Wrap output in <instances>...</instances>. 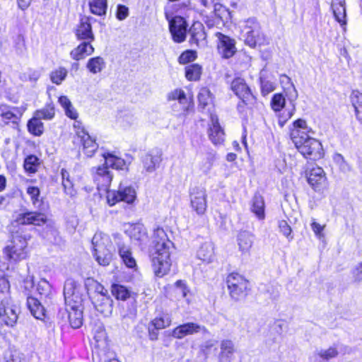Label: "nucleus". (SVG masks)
Returning a JSON list of instances; mask_svg holds the SVG:
<instances>
[{
    "instance_id": "f257e3e1",
    "label": "nucleus",
    "mask_w": 362,
    "mask_h": 362,
    "mask_svg": "<svg viewBox=\"0 0 362 362\" xmlns=\"http://www.w3.org/2000/svg\"><path fill=\"white\" fill-rule=\"evenodd\" d=\"M308 127L305 120L298 119L290 129V136L298 151L306 158L316 160L323 157L321 143L308 135Z\"/></svg>"
},
{
    "instance_id": "f03ea898",
    "label": "nucleus",
    "mask_w": 362,
    "mask_h": 362,
    "mask_svg": "<svg viewBox=\"0 0 362 362\" xmlns=\"http://www.w3.org/2000/svg\"><path fill=\"white\" fill-rule=\"evenodd\" d=\"M153 252L152 253V267L158 277H163L168 273L171 267L170 254L173 243L169 240L163 228L157 227L152 236Z\"/></svg>"
},
{
    "instance_id": "7ed1b4c3",
    "label": "nucleus",
    "mask_w": 362,
    "mask_h": 362,
    "mask_svg": "<svg viewBox=\"0 0 362 362\" xmlns=\"http://www.w3.org/2000/svg\"><path fill=\"white\" fill-rule=\"evenodd\" d=\"M64 296L70 325L78 329L83 323L81 306L84 298V288L74 279H69L64 286Z\"/></svg>"
},
{
    "instance_id": "20e7f679",
    "label": "nucleus",
    "mask_w": 362,
    "mask_h": 362,
    "mask_svg": "<svg viewBox=\"0 0 362 362\" xmlns=\"http://www.w3.org/2000/svg\"><path fill=\"white\" fill-rule=\"evenodd\" d=\"M29 237L15 234L3 249V258L6 262V270H13L14 267L28 257V240Z\"/></svg>"
},
{
    "instance_id": "39448f33",
    "label": "nucleus",
    "mask_w": 362,
    "mask_h": 362,
    "mask_svg": "<svg viewBox=\"0 0 362 362\" xmlns=\"http://www.w3.org/2000/svg\"><path fill=\"white\" fill-rule=\"evenodd\" d=\"M93 255L100 266H108L115 255V248L109 235L96 233L92 239Z\"/></svg>"
},
{
    "instance_id": "423d86ee",
    "label": "nucleus",
    "mask_w": 362,
    "mask_h": 362,
    "mask_svg": "<svg viewBox=\"0 0 362 362\" xmlns=\"http://www.w3.org/2000/svg\"><path fill=\"white\" fill-rule=\"evenodd\" d=\"M230 295L235 300H240L247 295L248 281L238 273L230 274L226 280Z\"/></svg>"
},
{
    "instance_id": "0eeeda50",
    "label": "nucleus",
    "mask_w": 362,
    "mask_h": 362,
    "mask_svg": "<svg viewBox=\"0 0 362 362\" xmlns=\"http://www.w3.org/2000/svg\"><path fill=\"white\" fill-rule=\"evenodd\" d=\"M246 33L245 42L250 47L269 43L267 37L262 33L260 25L255 19H249L246 22Z\"/></svg>"
},
{
    "instance_id": "6e6552de",
    "label": "nucleus",
    "mask_w": 362,
    "mask_h": 362,
    "mask_svg": "<svg viewBox=\"0 0 362 362\" xmlns=\"http://www.w3.org/2000/svg\"><path fill=\"white\" fill-rule=\"evenodd\" d=\"M106 198L107 203L110 206L119 202L132 204L136 199V191L131 186H124L120 184L118 190H107Z\"/></svg>"
},
{
    "instance_id": "1a4fd4ad",
    "label": "nucleus",
    "mask_w": 362,
    "mask_h": 362,
    "mask_svg": "<svg viewBox=\"0 0 362 362\" xmlns=\"http://www.w3.org/2000/svg\"><path fill=\"white\" fill-rule=\"evenodd\" d=\"M18 307L9 296L1 300L0 320L8 326H13L18 320Z\"/></svg>"
},
{
    "instance_id": "9d476101",
    "label": "nucleus",
    "mask_w": 362,
    "mask_h": 362,
    "mask_svg": "<svg viewBox=\"0 0 362 362\" xmlns=\"http://www.w3.org/2000/svg\"><path fill=\"white\" fill-rule=\"evenodd\" d=\"M166 18L169 22V30L172 35L174 42L180 43L185 40L187 24L185 18L181 16H175L169 19L168 14H165Z\"/></svg>"
},
{
    "instance_id": "9b49d317",
    "label": "nucleus",
    "mask_w": 362,
    "mask_h": 362,
    "mask_svg": "<svg viewBox=\"0 0 362 362\" xmlns=\"http://www.w3.org/2000/svg\"><path fill=\"white\" fill-rule=\"evenodd\" d=\"M191 206L199 215L204 214L206 209V191L201 187H193L189 193Z\"/></svg>"
},
{
    "instance_id": "f8f14e48",
    "label": "nucleus",
    "mask_w": 362,
    "mask_h": 362,
    "mask_svg": "<svg viewBox=\"0 0 362 362\" xmlns=\"http://www.w3.org/2000/svg\"><path fill=\"white\" fill-rule=\"evenodd\" d=\"M199 332L208 333V330L204 326L197 323L187 322L173 329L172 336L175 339H181L186 336L192 335Z\"/></svg>"
},
{
    "instance_id": "ddd939ff",
    "label": "nucleus",
    "mask_w": 362,
    "mask_h": 362,
    "mask_svg": "<svg viewBox=\"0 0 362 362\" xmlns=\"http://www.w3.org/2000/svg\"><path fill=\"white\" fill-rule=\"evenodd\" d=\"M218 38L217 48L222 57L228 59L234 55L236 52L234 40L221 33H216Z\"/></svg>"
},
{
    "instance_id": "4468645a",
    "label": "nucleus",
    "mask_w": 362,
    "mask_h": 362,
    "mask_svg": "<svg viewBox=\"0 0 362 362\" xmlns=\"http://www.w3.org/2000/svg\"><path fill=\"white\" fill-rule=\"evenodd\" d=\"M92 17L83 16L76 29V36L78 40L93 42L95 36L92 30L90 20Z\"/></svg>"
},
{
    "instance_id": "2eb2a0df",
    "label": "nucleus",
    "mask_w": 362,
    "mask_h": 362,
    "mask_svg": "<svg viewBox=\"0 0 362 362\" xmlns=\"http://www.w3.org/2000/svg\"><path fill=\"white\" fill-rule=\"evenodd\" d=\"M231 89L245 103L251 102L254 98L250 88L247 86L243 78H235L232 81Z\"/></svg>"
},
{
    "instance_id": "dca6fc26",
    "label": "nucleus",
    "mask_w": 362,
    "mask_h": 362,
    "mask_svg": "<svg viewBox=\"0 0 362 362\" xmlns=\"http://www.w3.org/2000/svg\"><path fill=\"white\" fill-rule=\"evenodd\" d=\"M95 308L105 316H108L112 311V300L108 295L94 294L92 297Z\"/></svg>"
},
{
    "instance_id": "f3484780",
    "label": "nucleus",
    "mask_w": 362,
    "mask_h": 362,
    "mask_svg": "<svg viewBox=\"0 0 362 362\" xmlns=\"http://www.w3.org/2000/svg\"><path fill=\"white\" fill-rule=\"evenodd\" d=\"M16 221L21 225L41 226L46 223L47 216L42 213L30 211L19 214Z\"/></svg>"
},
{
    "instance_id": "a211bd4d",
    "label": "nucleus",
    "mask_w": 362,
    "mask_h": 362,
    "mask_svg": "<svg viewBox=\"0 0 362 362\" xmlns=\"http://www.w3.org/2000/svg\"><path fill=\"white\" fill-rule=\"evenodd\" d=\"M211 125L209 129V136L214 145H221L225 139V134L221 127L218 117L216 116L211 117Z\"/></svg>"
},
{
    "instance_id": "6ab92c4d",
    "label": "nucleus",
    "mask_w": 362,
    "mask_h": 362,
    "mask_svg": "<svg viewBox=\"0 0 362 362\" xmlns=\"http://www.w3.org/2000/svg\"><path fill=\"white\" fill-rule=\"evenodd\" d=\"M308 182L315 191L320 190L326 182L324 170L320 167L313 168L308 175Z\"/></svg>"
},
{
    "instance_id": "aec40b11",
    "label": "nucleus",
    "mask_w": 362,
    "mask_h": 362,
    "mask_svg": "<svg viewBox=\"0 0 362 362\" xmlns=\"http://www.w3.org/2000/svg\"><path fill=\"white\" fill-rule=\"evenodd\" d=\"M112 175L107 167L99 166L93 176V180L98 189H106L110 185Z\"/></svg>"
},
{
    "instance_id": "412c9836",
    "label": "nucleus",
    "mask_w": 362,
    "mask_h": 362,
    "mask_svg": "<svg viewBox=\"0 0 362 362\" xmlns=\"http://www.w3.org/2000/svg\"><path fill=\"white\" fill-rule=\"evenodd\" d=\"M237 242L239 251L243 256H249L250 251L253 244V235L248 231H241L239 233Z\"/></svg>"
},
{
    "instance_id": "4be33fe9",
    "label": "nucleus",
    "mask_w": 362,
    "mask_h": 362,
    "mask_svg": "<svg viewBox=\"0 0 362 362\" xmlns=\"http://www.w3.org/2000/svg\"><path fill=\"white\" fill-rule=\"evenodd\" d=\"M129 235L132 241L139 245L146 244L148 240L146 229L144 225L140 223L131 226L129 230Z\"/></svg>"
},
{
    "instance_id": "5701e85b",
    "label": "nucleus",
    "mask_w": 362,
    "mask_h": 362,
    "mask_svg": "<svg viewBox=\"0 0 362 362\" xmlns=\"http://www.w3.org/2000/svg\"><path fill=\"white\" fill-rule=\"evenodd\" d=\"M91 42L90 41L82 42L70 52L71 57L76 61H78L84 59L86 56L91 55L94 52V48Z\"/></svg>"
},
{
    "instance_id": "b1692460",
    "label": "nucleus",
    "mask_w": 362,
    "mask_h": 362,
    "mask_svg": "<svg viewBox=\"0 0 362 362\" xmlns=\"http://www.w3.org/2000/svg\"><path fill=\"white\" fill-rule=\"evenodd\" d=\"M78 137L83 143V152L88 157H91L97 150L98 145L90 136L83 129L77 132Z\"/></svg>"
},
{
    "instance_id": "393cba45",
    "label": "nucleus",
    "mask_w": 362,
    "mask_h": 362,
    "mask_svg": "<svg viewBox=\"0 0 362 362\" xmlns=\"http://www.w3.org/2000/svg\"><path fill=\"white\" fill-rule=\"evenodd\" d=\"M27 305L31 314L37 320H43L45 317V309L42 302L34 297L28 296Z\"/></svg>"
},
{
    "instance_id": "a878e982",
    "label": "nucleus",
    "mask_w": 362,
    "mask_h": 362,
    "mask_svg": "<svg viewBox=\"0 0 362 362\" xmlns=\"http://www.w3.org/2000/svg\"><path fill=\"white\" fill-rule=\"evenodd\" d=\"M161 161V153L158 151H151L143 158L144 168L147 172L151 173L156 170Z\"/></svg>"
},
{
    "instance_id": "bb28decb",
    "label": "nucleus",
    "mask_w": 362,
    "mask_h": 362,
    "mask_svg": "<svg viewBox=\"0 0 362 362\" xmlns=\"http://www.w3.org/2000/svg\"><path fill=\"white\" fill-rule=\"evenodd\" d=\"M220 349V362H231L235 353L234 343L231 340L224 339L221 342Z\"/></svg>"
},
{
    "instance_id": "cd10ccee",
    "label": "nucleus",
    "mask_w": 362,
    "mask_h": 362,
    "mask_svg": "<svg viewBox=\"0 0 362 362\" xmlns=\"http://www.w3.org/2000/svg\"><path fill=\"white\" fill-rule=\"evenodd\" d=\"M197 257L206 263L211 262L214 259V246L211 242L203 243L197 251Z\"/></svg>"
},
{
    "instance_id": "c85d7f7f",
    "label": "nucleus",
    "mask_w": 362,
    "mask_h": 362,
    "mask_svg": "<svg viewBox=\"0 0 362 362\" xmlns=\"http://www.w3.org/2000/svg\"><path fill=\"white\" fill-rule=\"evenodd\" d=\"M37 291L40 295V300H43L45 304H48L53 296L50 284L46 279H41L37 284Z\"/></svg>"
},
{
    "instance_id": "c756f323",
    "label": "nucleus",
    "mask_w": 362,
    "mask_h": 362,
    "mask_svg": "<svg viewBox=\"0 0 362 362\" xmlns=\"http://www.w3.org/2000/svg\"><path fill=\"white\" fill-rule=\"evenodd\" d=\"M334 16L341 25L346 23V8L344 0H334L332 4Z\"/></svg>"
},
{
    "instance_id": "7c9ffc66",
    "label": "nucleus",
    "mask_w": 362,
    "mask_h": 362,
    "mask_svg": "<svg viewBox=\"0 0 362 362\" xmlns=\"http://www.w3.org/2000/svg\"><path fill=\"white\" fill-rule=\"evenodd\" d=\"M105 59L101 57H92L88 60L87 69L93 74L100 73L105 68Z\"/></svg>"
},
{
    "instance_id": "2f4dec72",
    "label": "nucleus",
    "mask_w": 362,
    "mask_h": 362,
    "mask_svg": "<svg viewBox=\"0 0 362 362\" xmlns=\"http://www.w3.org/2000/svg\"><path fill=\"white\" fill-rule=\"evenodd\" d=\"M338 354V351L334 347H330L327 349H317L316 350L313 357L315 361L320 362L328 361L331 358L336 357Z\"/></svg>"
},
{
    "instance_id": "473e14b6",
    "label": "nucleus",
    "mask_w": 362,
    "mask_h": 362,
    "mask_svg": "<svg viewBox=\"0 0 362 362\" xmlns=\"http://www.w3.org/2000/svg\"><path fill=\"white\" fill-rule=\"evenodd\" d=\"M58 102L64 109L65 115L68 117L72 119H76L78 117V112L66 96L63 95L59 97Z\"/></svg>"
},
{
    "instance_id": "72a5a7b5",
    "label": "nucleus",
    "mask_w": 362,
    "mask_h": 362,
    "mask_svg": "<svg viewBox=\"0 0 362 362\" xmlns=\"http://www.w3.org/2000/svg\"><path fill=\"white\" fill-rule=\"evenodd\" d=\"M15 112H17V109L15 107H9L4 104H0V117L6 122L11 121L16 122L18 119V117Z\"/></svg>"
},
{
    "instance_id": "f704fd0d",
    "label": "nucleus",
    "mask_w": 362,
    "mask_h": 362,
    "mask_svg": "<svg viewBox=\"0 0 362 362\" xmlns=\"http://www.w3.org/2000/svg\"><path fill=\"white\" fill-rule=\"evenodd\" d=\"M252 211L259 219L264 218V202L259 194H255L252 199Z\"/></svg>"
},
{
    "instance_id": "c9c22d12",
    "label": "nucleus",
    "mask_w": 362,
    "mask_h": 362,
    "mask_svg": "<svg viewBox=\"0 0 362 362\" xmlns=\"http://www.w3.org/2000/svg\"><path fill=\"white\" fill-rule=\"evenodd\" d=\"M90 12L97 16H104L106 14L107 8V0H91L89 1Z\"/></svg>"
},
{
    "instance_id": "e433bc0d",
    "label": "nucleus",
    "mask_w": 362,
    "mask_h": 362,
    "mask_svg": "<svg viewBox=\"0 0 362 362\" xmlns=\"http://www.w3.org/2000/svg\"><path fill=\"white\" fill-rule=\"evenodd\" d=\"M40 165V159L35 155H30L25 158L23 167L26 173L34 174L37 171Z\"/></svg>"
},
{
    "instance_id": "4c0bfd02",
    "label": "nucleus",
    "mask_w": 362,
    "mask_h": 362,
    "mask_svg": "<svg viewBox=\"0 0 362 362\" xmlns=\"http://www.w3.org/2000/svg\"><path fill=\"white\" fill-rule=\"evenodd\" d=\"M28 129L30 134L40 136L44 132V125L41 119L34 115L28 122Z\"/></svg>"
},
{
    "instance_id": "58836bf2",
    "label": "nucleus",
    "mask_w": 362,
    "mask_h": 362,
    "mask_svg": "<svg viewBox=\"0 0 362 362\" xmlns=\"http://www.w3.org/2000/svg\"><path fill=\"white\" fill-rule=\"evenodd\" d=\"M119 254L124 264L129 268L136 267V260L133 257L132 252L126 246H122L119 248Z\"/></svg>"
},
{
    "instance_id": "ea45409f",
    "label": "nucleus",
    "mask_w": 362,
    "mask_h": 362,
    "mask_svg": "<svg viewBox=\"0 0 362 362\" xmlns=\"http://www.w3.org/2000/svg\"><path fill=\"white\" fill-rule=\"evenodd\" d=\"M351 100L355 109L356 117L362 124V93L357 91L353 92Z\"/></svg>"
},
{
    "instance_id": "a19ab883",
    "label": "nucleus",
    "mask_w": 362,
    "mask_h": 362,
    "mask_svg": "<svg viewBox=\"0 0 362 362\" xmlns=\"http://www.w3.org/2000/svg\"><path fill=\"white\" fill-rule=\"evenodd\" d=\"M34 115L40 119L50 120L55 115L54 106L52 104H48L43 108L35 111Z\"/></svg>"
},
{
    "instance_id": "79ce46f5",
    "label": "nucleus",
    "mask_w": 362,
    "mask_h": 362,
    "mask_svg": "<svg viewBox=\"0 0 362 362\" xmlns=\"http://www.w3.org/2000/svg\"><path fill=\"white\" fill-rule=\"evenodd\" d=\"M202 74V67L197 64H190L185 67V76L189 81H198Z\"/></svg>"
},
{
    "instance_id": "37998d69",
    "label": "nucleus",
    "mask_w": 362,
    "mask_h": 362,
    "mask_svg": "<svg viewBox=\"0 0 362 362\" xmlns=\"http://www.w3.org/2000/svg\"><path fill=\"white\" fill-rule=\"evenodd\" d=\"M168 100H177L181 105H183V109L187 110L189 103L186 97L185 92L181 89H175L170 92L168 95Z\"/></svg>"
},
{
    "instance_id": "c03bdc74",
    "label": "nucleus",
    "mask_w": 362,
    "mask_h": 362,
    "mask_svg": "<svg viewBox=\"0 0 362 362\" xmlns=\"http://www.w3.org/2000/svg\"><path fill=\"white\" fill-rule=\"evenodd\" d=\"M112 293L117 299L122 300H126L131 295V292L127 288L119 284L112 286Z\"/></svg>"
},
{
    "instance_id": "a18cd8bd",
    "label": "nucleus",
    "mask_w": 362,
    "mask_h": 362,
    "mask_svg": "<svg viewBox=\"0 0 362 362\" xmlns=\"http://www.w3.org/2000/svg\"><path fill=\"white\" fill-rule=\"evenodd\" d=\"M68 71L64 67H59L50 73V80L53 83L60 85L62 81L65 80Z\"/></svg>"
},
{
    "instance_id": "49530a36",
    "label": "nucleus",
    "mask_w": 362,
    "mask_h": 362,
    "mask_svg": "<svg viewBox=\"0 0 362 362\" xmlns=\"http://www.w3.org/2000/svg\"><path fill=\"white\" fill-rule=\"evenodd\" d=\"M93 339H95L97 346H103L106 344L107 334L103 326L99 325L93 329Z\"/></svg>"
},
{
    "instance_id": "de8ad7c7",
    "label": "nucleus",
    "mask_w": 362,
    "mask_h": 362,
    "mask_svg": "<svg viewBox=\"0 0 362 362\" xmlns=\"http://www.w3.org/2000/svg\"><path fill=\"white\" fill-rule=\"evenodd\" d=\"M199 105L205 108L212 102V95L210 90L206 88H202L198 95Z\"/></svg>"
},
{
    "instance_id": "09e8293b",
    "label": "nucleus",
    "mask_w": 362,
    "mask_h": 362,
    "mask_svg": "<svg viewBox=\"0 0 362 362\" xmlns=\"http://www.w3.org/2000/svg\"><path fill=\"white\" fill-rule=\"evenodd\" d=\"M171 322V317L168 315H164L153 320L151 321V325L155 327V329H161L169 327Z\"/></svg>"
},
{
    "instance_id": "8fccbe9b",
    "label": "nucleus",
    "mask_w": 362,
    "mask_h": 362,
    "mask_svg": "<svg viewBox=\"0 0 362 362\" xmlns=\"http://www.w3.org/2000/svg\"><path fill=\"white\" fill-rule=\"evenodd\" d=\"M26 192L30 196L31 202L34 206H37L40 204V190L38 187L29 186L26 189Z\"/></svg>"
},
{
    "instance_id": "3c124183",
    "label": "nucleus",
    "mask_w": 362,
    "mask_h": 362,
    "mask_svg": "<svg viewBox=\"0 0 362 362\" xmlns=\"http://www.w3.org/2000/svg\"><path fill=\"white\" fill-rule=\"evenodd\" d=\"M271 105L275 112L280 111L285 105V98L283 95L280 93L274 94L272 98Z\"/></svg>"
},
{
    "instance_id": "603ef678",
    "label": "nucleus",
    "mask_w": 362,
    "mask_h": 362,
    "mask_svg": "<svg viewBox=\"0 0 362 362\" xmlns=\"http://www.w3.org/2000/svg\"><path fill=\"white\" fill-rule=\"evenodd\" d=\"M216 159V155L214 153H209L201 164V170L207 173L211 168L213 163Z\"/></svg>"
},
{
    "instance_id": "864d4df0",
    "label": "nucleus",
    "mask_w": 362,
    "mask_h": 362,
    "mask_svg": "<svg viewBox=\"0 0 362 362\" xmlns=\"http://www.w3.org/2000/svg\"><path fill=\"white\" fill-rule=\"evenodd\" d=\"M197 58V53L193 50H186L179 57L178 62L180 64H185L194 61Z\"/></svg>"
},
{
    "instance_id": "5fc2aeb1",
    "label": "nucleus",
    "mask_w": 362,
    "mask_h": 362,
    "mask_svg": "<svg viewBox=\"0 0 362 362\" xmlns=\"http://www.w3.org/2000/svg\"><path fill=\"white\" fill-rule=\"evenodd\" d=\"M261 92L263 95H267L275 89V85L273 82L260 77Z\"/></svg>"
},
{
    "instance_id": "6e6d98bb",
    "label": "nucleus",
    "mask_w": 362,
    "mask_h": 362,
    "mask_svg": "<svg viewBox=\"0 0 362 362\" xmlns=\"http://www.w3.org/2000/svg\"><path fill=\"white\" fill-rule=\"evenodd\" d=\"M212 13L216 17L221 20H223V18L226 17V15L229 14L228 9L222 4L218 3L214 4Z\"/></svg>"
},
{
    "instance_id": "4d7b16f0",
    "label": "nucleus",
    "mask_w": 362,
    "mask_h": 362,
    "mask_svg": "<svg viewBox=\"0 0 362 362\" xmlns=\"http://www.w3.org/2000/svg\"><path fill=\"white\" fill-rule=\"evenodd\" d=\"M279 228L280 229V232L284 236H286L289 240L293 239V236H291V228L286 221H280L279 222Z\"/></svg>"
},
{
    "instance_id": "13d9d810",
    "label": "nucleus",
    "mask_w": 362,
    "mask_h": 362,
    "mask_svg": "<svg viewBox=\"0 0 362 362\" xmlns=\"http://www.w3.org/2000/svg\"><path fill=\"white\" fill-rule=\"evenodd\" d=\"M129 8L124 5L119 4L117 6L116 18L119 21H123L129 16Z\"/></svg>"
},
{
    "instance_id": "bf43d9fd",
    "label": "nucleus",
    "mask_w": 362,
    "mask_h": 362,
    "mask_svg": "<svg viewBox=\"0 0 362 362\" xmlns=\"http://www.w3.org/2000/svg\"><path fill=\"white\" fill-rule=\"evenodd\" d=\"M34 287V281L33 276L26 277L22 284L21 288L24 290L26 295H29L30 292Z\"/></svg>"
},
{
    "instance_id": "052dcab7",
    "label": "nucleus",
    "mask_w": 362,
    "mask_h": 362,
    "mask_svg": "<svg viewBox=\"0 0 362 362\" xmlns=\"http://www.w3.org/2000/svg\"><path fill=\"white\" fill-rule=\"evenodd\" d=\"M62 186L64 187V192L71 197L75 194V190L74 189V185L71 179L66 180L62 182Z\"/></svg>"
},
{
    "instance_id": "680f3d73",
    "label": "nucleus",
    "mask_w": 362,
    "mask_h": 362,
    "mask_svg": "<svg viewBox=\"0 0 362 362\" xmlns=\"http://www.w3.org/2000/svg\"><path fill=\"white\" fill-rule=\"evenodd\" d=\"M103 156L105 159V164L103 166L107 167V169H108V167H111L112 168H114L116 156H115L110 153H103Z\"/></svg>"
},
{
    "instance_id": "e2e57ef3",
    "label": "nucleus",
    "mask_w": 362,
    "mask_h": 362,
    "mask_svg": "<svg viewBox=\"0 0 362 362\" xmlns=\"http://www.w3.org/2000/svg\"><path fill=\"white\" fill-rule=\"evenodd\" d=\"M352 274L356 282L362 281V262L355 267L352 271Z\"/></svg>"
},
{
    "instance_id": "0e129e2a",
    "label": "nucleus",
    "mask_w": 362,
    "mask_h": 362,
    "mask_svg": "<svg viewBox=\"0 0 362 362\" xmlns=\"http://www.w3.org/2000/svg\"><path fill=\"white\" fill-rule=\"evenodd\" d=\"M175 285H176V290H175L176 293L177 295H181L183 298H185L188 293V290L187 289V287L185 286V284L182 281L180 280L175 283Z\"/></svg>"
},
{
    "instance_id": "69168bd1",
    "label": "nucleus",
    "mask_w": 362,
    "mask_h": 362,
    "mask_svg": "<svg viewBox=\"0 0 362 362\" xmlns=\"http://www.w3.org/2000/svg\"><path fill=\"white\" fill-rule=\"evenodd\" d=\"M10 288V284L8 279L4 274L0 273V291L1 293L6 292Z\"/></svg>"
},
{
    "instance_id": "338daca9",
    "label": "nucleus",
    "mask_w": 362,
    "mask_h": 362,
    "mask_svg": "<svg viewBox=\"0 0 362 362\" xmlns=\"http://www.w3.org/2000/svg\"><path fill=\"white\" fill-rule=\"evenodd\" d=\"M88 281H90V279H88ZM90 281L93 283L95 289L94 294L108 295L107 290L105 289L102 284L97 281H94L93 280H90Z\"/></svg>"
},
{
    "instance_id": "774afa93",
    "label": "nucleus",
    "mask_w": 362,
    "mask_h": 362,
    "mask_svg": "<svg viewBox=\"0 0 362 362\" xmlns=\"http://www.w3.org/2000/svg\"><path fill=\"white\" fill-rule=\"evenodd\" d=\"M7 362H25L23 355L19 353H14L11 355Z\"/></svg>"
}]
</instances>
